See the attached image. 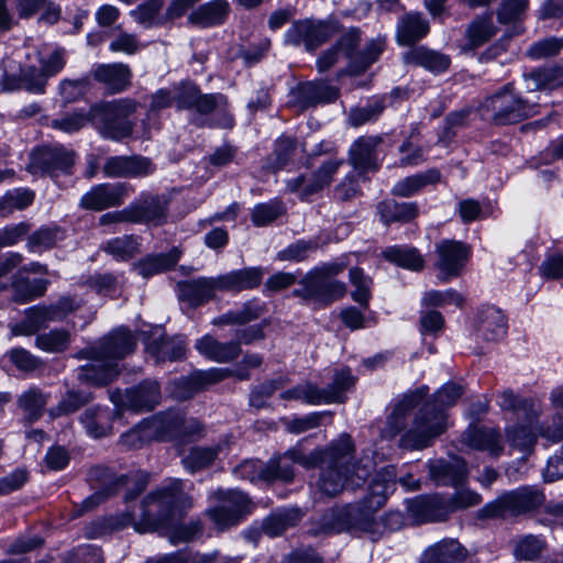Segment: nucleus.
Here are the masks:
<instances>
[{
    "mask_svg": "<svg viewBox=\"0 0 563 563\" xmlns=\"http://www.w3.org/2000/svg\"><path fill=\"white\" fill-rule=\"evenodd\" d=\"M497 402L501 410L514 412L518 420L528 419L531 422L539 417V408L536 402L529 398L518 397L511 389L503 390Z\"/></svg>",
    "mask_w": 563,
    "mask_h": 563,
    "instance_id": "obj_35",
    "label": "nucleus"
},
{
    "mask_svg": "<svg viewBox=\"0 0 563 563\" xmlns=\"http://www.w3.org/2000/svg\"><path fill=\"white\" fill-rule=\"evenodd\" d=\"M467 550L455 539H443L429 547L421 563H465Z\"/></svg>",
    "mask_w": 563,
    "mask_h": 563,
    "instance_id": "obj_27",
    "label": "nucleus"
},
{
    "mask_svg": "<svg viewBox=\"0 0 563 563\" xmlns=\"http://www.w3.org/2000/svg\"><path fill=\"white\" fill-rule=\"evenodd\" d=\"M439 179L440 173L437 169H429L398 181L394 186L393 192L397 196L409 197L418 192L424 186L435 184Z\"/></svg>",
    "mask_w": 563,
    "mask_h": 563,
    "instance_id": "obj_48",
    "label": "nucleus"
},
{
    "mask_svg": "<svg viewBox=\"0 0 563 563\" xmlns=\"http://www.w3.org/2000/svg\"><path fill=\"white\" fill-rule=\"evenodd\" d=\"M177 287L179 299L187 302L190 307H199L213 299L217 292L213 287V278L211 277H199L197 279L179 282Z\"/></svg>",
    "mask_w": 563,
    "mask_h": 563,
    "instance_id": "obj_28",
    "label": "nucleus"
},
{
    "mask_svg": "<svg viewBox=\"0 0 563 563\" xmlns=\"http://www.w3.org/2000/svg\"><path fill=\"white\" fill-rule=\"evenodd\" d=\"M317 249V242L299 240L279 251L276 258L280 262L289 261L298 263L307 260L309 254L316 252Z\"/></svg>",
    "mask_w": 563,
    "mask_h": 563,
    "instance_id": "obj_62",
    "label": "nucleus"
},
{
    "mask_svg": "<svg viewBox=\"0 0 563 563\" xmlns=\"http://www.w3.org/2000/svg\"><path fill=\"white\" fill-rule=\"evenodd\" d=\"M229 2L227 0H211L198 9L194 10L188 21L200 27H209L223 23L229 13Z\"/></svg>",
    "mask_w": 563,
    "mask_h": 563,
    "instance_id": "obj_34",
    "label": "nucleus"
},
{
    "mask_svg": "<svg viewBox=\"0 0 563 563\" xmlns=\"http://www.w3.org/2000/svg\"><path fill=\"white\" fill-rule=\"evenodd\" d=\"M396 488V470L394 466H385L371 481L366 507L368 510L380 508L387 497Z\"/></svg>",
    "mask_w": 563,
    "mask_h": 563,
    "instance_id": "obj_25",
    "label": "nucleus"
},
{
    "mask_svg": "<svg viewBox=\"0 0 563 563\" xmlns=\"http://www.w3.org/2000/svg\"><path fill=\"white\" fill-rule=\"evenodd\" d=\"M429 32V23L420 13L405 15L397 31V38L401 45H411L421 40Z\"/></svg>",
    "mask_w": 563,
    "mask_h": 563,
    "instance_id": "obj_40",
    "label": "nucleus"
},
{
    "mask_svg": "<svg viewBox=\"0 0 563 563\" xmlns=\"http://www.w3.org/2000/svg\"><path fill=\"white\" fill-rule=\"evenodd\" d=\"M331 22L305 19L294 22L284 35V42L295 47L314 51L336 33Z\"/></svg>",
    "mask_w": 563,
    "mask_h": 563,
    "instance_id": "obj_10",
    "label": "nucleus"
},
{
    "mask_svg": "<svg viewBox=\"0 0 563 563\" xmlns=\"http://www.w3.org/2000/svg\"><path fill=\"white\" fill-rule=\"evenodd\" d=\"M69 333L64 330H52L36 336L35 344L38 349L48 353H59L69 344Z\"/></svg>",
    "mask_w": 563,
    "mask_h": 563,
    "instance_id": "obj_59",
    "label": "nucleus"
},
{
    "mask_svg": "<svg viewBox=\"0 0 563 563\" xmlns=\"http://www.w3.org/2000/svg\"><path fill=\"white\" fill-rule=\"evenodd\" d=\"M152 441L157 440L147 419H144L142 422L137 423L135 427L123 433L120 438L121 444L129 450L141 449Z\"/></svg>",
    "mask_w": 563,
    "mask_h": 563,
    "instance_id": "obj_51",
    "label": "nucleus"
},
{
    "mask_svg": "<svg viewBox=\"0 0 563 563\" xmlns=\"http://www.w3.org/2000/svg\"><path fill=\"white\" fill-rule=\"evenodd\" d=\"M195 347L202 356L218 363L232 362L236 360L242 352L239 343L234 340L220 342L209 334L197 340Z\"/></svg>",
    "mask_w": 563,
    "mask_h": 563,
    "instance_id": "obj_26",
    "label": "nucleus"
},
{
    "mask_svg": "<svg viewBox=\"0 0 563 563\" xmlns=\"http://www.w3.org/2000/svg\"><path fill=\"white\" fill-rule=\"evenodd\" d=\"M19 86L18 89H25L31 93H43L45 91V86L47 82L46 76L43 73L33 67H26L22 69L20 67V73H18Z\"/></svg>",
    "mask_w": 563,
    "mask_h": 563,
    "instance_id": "obj_58",
    "label": "nucleus"
},
{
    "mask_svg": "<svg viewBox=\"0 0 563 563\" xmlns=\"http://www.w3.org/2000/svg\"><path fill=\"white\" fill-rule=\"evenodd\" d=\"M383 100L375 99L364 107H356L350 110L349 123L352 126H361L365 123L376 120L384 111Z\"/></svg>",
    "mask_w": 563,
    "mask_h": 563,
    "instance_id": "obj_57",
    "label": "nucleus"
},
{
    "mask_svg": "<svg viewBox=\"0 0 563 563\" xmlns=\"http://www.w3.org/2000/svg\"><path fill=\"white\" fill-rule=\"evenodd\" d=\"M435 254L434 266L439 271L438 278L446 282L461 274L470 257V247L459 241L442 240L435 245Z\"/></svg>",
    "mask_w": 563,
    "mask_h": 563,
    "instance_id": "obj_14",
    "label": "nucleus"
},
{
    "mask_svg": "<svg viewBox=\"0 0 563 563\" xmlns=\"http://www.w3.org/2000/svg\"><path fill=\"white\" fill-rule=\"evenodd\" d=\"M353 452L354 444L346 433L329 445L318 482L323 494L335 496L345 488L354 489L361 486L367 479L372 471L371 463H351Z\"/></svg>",
    "mask_w": 563,
    "mask_h": 563,
    "instance_id": "obj_3",
    "label": "nucleus"
},
{
    "mask_svg": "<svg viewBox=\"0 0 563 563\" xmlns=\"http://www.w3.org/2000/svg\"><path fill=\"white\" fill-rule=\"evenodd\" d=\"M18 73H20V62L10 56L0 60V92L16 90Z\"/></svg>",
    "mask_w": 563,
    "mask_h": 563,
    "instance_id": "obj_64",
    "label": "nucleus"
},
{
    "mask_svg": "<svg viewBox=\"0 0 563 563\" xmlns=\"http://www.w3.org/2000/svg\"><path fill=\"white\" fill-rule=\"evenodd\" d=\"M190 506L191 498L184 492L183 482L172 479L167 486L157 489L143 499L140 519L126 512L122 515L119 526H132L141 533L154 531Z\"/></svg>",
    "mask_w": 563,
    "mask_h": 563,
    "instance_id": "obj_4",
    "label": "nucleus"
},
{
    "mask_svg": "<svg viewBox=\"0 0 563 563\" xmlns=\"http://www.w3.org/2000/svg\"><path fill=\"white\" fill-rule=\"evenodd\" d=\"M135 109L131 99L102 102L90 108V119L102 137L121 141L132 133L133 124L129 118Z\"/></svg>",
    "mask_w": 563,
    "mask_h": 563,
    "instance_id": "obj_6",
    "label": "nucleus"
},
{
    "mask_svg": "<svg viewBox=\"0 0 563 563\" xmlns=\"http://www.w3.org/2000/svg\"><path fill=\"white\" fill-rule=\"evenodd\" d=\"M156 440H186L200 437L203 428L194 419H186L184 412L170 409L147 418Z\"/></svg>",
    "mask_w": 563,
    "mask_h": 563,
    "instance_id": "obj_8",
    "label": "nucleus"
},
{
    "mask_svg": "<svg viewBox=\"0 0 563 563\" xmlns=\"http://www.w3.org/2000/svg\"><path fill=\"white\" fill-rule=\"evenodd\" d=\"M544 500L543 494L534 487H521L500 495L479 510L483 519L518 516L538 508Z\"/></svg>",
    "mask_w": 563,
    "mask_h": 563,
    "instance_id": "obj_7",
    "label": "nucleus"
},
{
    "mask_svg": "<svg viewBox=\"0 0 563 563\" xmlns=\"http://www.w3.org/2000/svg\"><path fill=\"white\" fill-rule=\"evenodd\" d=\"M525 80L531 91L555 89L563 85V65L533 70L525 76Z\"/></svg>",
    "mask_w": 563,
    "mask_h": 563,
    "instance_id": "obj_43",
    "label": "nucleus"
},
{
    "mask_svg": "<svg viewBox=\"0 0 563 563\" xmlns=\"http://www.w3.org/2000/svg\"><path fill=\"white\" fill-rule=\"evenodd\" d=\"M342 164V159H329L322 164L310 178L297 176L288 179L286 181L287 188L291 192H296L301 200H309L312 195L330 184L333 175Z\"/></svg>",
    "mask_w": 563,
    "mask_h": 563,
    "instance_id": "obj_15",
    "label": "nucleus"
},
{
    "mask_svg": "<svg viewBox=\"0 0 563 563\" xmlns=\"http://www.w3.org/2000/svg\"><path fill=\"white\" fill-rule=\"evenodd\" d=\"M495 26L490 18H481L472 22L467 29L471 47H478L495 35Z\"/></svg>",
    "mask_w": 563,
    "mask_h": 563,
    "instance_id": "obj_61",
    "label": "nucleus"
},
{
    "mask_svg": "<svg viewBox=\"0 0 563 563\" xmlns=\"http://www.w3.org/2000/svg\"><path fill=\"white\" fill-rule=\"evenodd\" d=\"M225 442L212 446H192L183 457L181 463L186 471L196 473L213 464L219 454L223 451Z\"/></svg>",
    "mask_w": 563,
    "mask_h": 563,
    "instance_id": "obj_37",
    "label": "nucleus"
},
{
    "mask_svg": "<svg viewBox=\"0 0 563 563\" xmlns=\"http://www.w3.org/2000/svg\"><path fill=\"white\" fill-rule=\"evenodd\" d=\"M286 460L272 457L266 464L258 460H246L233 468V474L252 483L282 481L291 482V472Z\"/></svg>",
    "mask_w": 563,
    "mask_h": 563,
    "instance_id": "obj_13",
    "label": "nucleus"
},
{
    "mask_svg": "<svg viewBox=\"0 0 563 563\" xmlns=\"http://www.w3.org/2000/svg\"><path fill=\"white\" fill-rule=\"evenodd\" d=\"M126 195L124 185L101 184L92 187L80 199V206L85 209L103 210L120 206Z\"/></svg>",
    "mask_w": 563,
    "mask_h": 563,
    "instance_id": "obj_20",
    "label": "nucleus"
},
{
    "mask_svg": "<svg viewBox=\"0 0 563 563\" xmlns=\"http://www.w3.org/2000/svg\"><path fill=\"white\" fill-rule=\"evenodd\" d=\"M339 90L324 81H308L298 87L295 98L297 106L303 110L319 103L336 100Z\"/></svg>",
    "mask_w": 563,
    "mask_h": 563,
    "instance_id": "obj_23",
    "label": "nucleus"
},
{
    "mask_svg": "<svg viewBox=\"0 0 563 563\" xmlns=\"http://www.w3.org/2000/svg\"><path fill=\"white\" fill-rule=\"evenodd\" d=\"M404 523L402 515L399 511H390L376 520L372 516H365L360 522L358 528L367 533L372 540H377L384 531H395L401 528Z\"/></svg>",
    "mask_w": 563,
    "mask_h": 563,
    "instance_id": "obj_41",
    "label": "nucleus"
},
{
    "mask_svg": "<svg viewBox=\"0 0 563 563\" xmlns=\"http://www.w3.org/2000/svg\"><path fill=\"white\" fill-rule=\"evenodd\" d=\"M161 400L158 384L145 380L139 386L128 389L123 405L132 410H151Z\"/></svg>",
    "mask_w": 563,
    "mask_h": 563,
    "instance_id": "obj_30",
    "label": "nucleus"
},
{
    "mask_svg": "<svg viewBox=\"0 0 563 563\" xmlns=\"http://www.w3.org/2000/svg\"><path fill=\"white\" fill-rule=\"evenodd\" d=\"M325 455H327V449L325 450H314V451L310 452L309 454H305L298 449H291V450H288L284 455L276 456V457H277V460H286L288 462L287 464L290 468L291 481H292L294 476H295L294 467H292L294 463H297L305 468H311V467H316V466L321 467L322 463L324 462Z\"/></svg>",
    "mask_w": 563,
    "mask_h": 563,
    "instance_id": "obj_52",
    "label": "nucleus"
},
{
    "mask_svg": "<svg viewBox=\"0 0 563 563\" xmlns=\"http://www.w3.org/2000/svg\"><path fill=\"white\" fill-rule=\"evenodd\" d=\"M302 516V511L297 507L277 509L264 519L263 531L271 537L279 536L286 529L297 525Z\"/></svg>",
    "mask_w": 563,
    "mask_h": 563,
    "instance_id": "obj_38",
    "label": "nucleus"
},
{
    "mask_svg": "<svg viewBox=\"0 0 563 563\" xmlns=\"http://www.w3.org/2000/svg\"><path fill=\"white\" fill-rule=\"evenodd\" d=\"M429 473L438 485L456 486L464 483L468 471L466 462L459 456H454L449 461L437 460L431 462Z\"/></svg>",
    "mask_w": 563,
    "mask_h": 563,
    "instance_id": "obj_21",
    "label": "nucleus"
},
{
    "mask_svg": "<svg viewBox=\"0 0 563 563\" xmlns=\"http://www.w3.org/2000/svg\"><path fill=\"white\" fill-rule=\"evenodd\" d=\"M58 321V314L48 306L32 307L26 310L24 319L11 327L13 335H31L46 325L47 322Z\"/></svg>",
    "mask_w": 563,
    "mask_h": 563,
    "instance_id": "obj_31",
    "label": "nucleus"
},
{
    "mask_svg": "<svg viewBox=\"0 0 563 563\" xmlns=\"http://www.w3.org/2000/svg\"><path fill=\"white\" fill-rule=\"evenodd\" d=\"M265 312V307L258 300H250L241 308L228 311L212 320L213 325L245 324L257 320Z\"/></svg>",
    "mask_w": 563,
    "mask_h": 563,
    "instance_id": "obj_39",
    "label": "nucleus"
},
{
    "mask_svg": "<svg viewBox=\"0 0 563 563\" xmlns=\"http://www.w3.org/2000/svg\"><path fill=\"white\" fill-rule=\"evenodd\" d=\"M228 100L221 95H201L199 92L197 101L192 110L200 115H207L210 113L220 114V119L217 121V125L224 129H230L234 124L233 117L228 113Z\"/></svg>",
    "mask_w": 563,
    "mask_h": 563,
    "instance_id": "obj_33",
    "label": "nucleus"
},
{
    "mask_svg": "<svg viewBox=\"0 0 563 563\" xmlns=\"http://www.w3.org/2000/svg\"><path fill=\"white\" fill-rule=\"evenodd\" d=\"M93 77L111 92H120L130 85L131 71L122 63L98 65L93 69Z\"/></svg>",
    "mask_w": 563,
    "mask_h": 563,
    "instance_id": "obj_32",
    "label": "nucleus"
},
{
    "mask_svg": "<svg viewBox=\"0 0 563 563\" xmlns=\"http://www.w3.org/2000/svg\"><path fill=\"white\" fill-rule=\"evenodd\" d=\"M218 504L208 510L211 520L219 527L236 525L241 518L251 512V500L236 489H218L212 493Z\"/></svg>",
    "mask_w": 563,
    "mask_h": 563,
    "instance_id": "obj_9",
    "label": "nucleus"
},
{
    "mask_svg": "<svg viewBox=\"0 0 563 563\" xmlns=\"http://www.w3.org/2000/svg\"><path fill=\"white\" fill-rule=\"evenodd\" d=\"M360 42V32L356 29H350L341 35L336 44L324 52L317 60V67L320 73L329 70L340 57L350 60L349 66L353 62V49L357 47Z\"/></svg>",
    "mask_w": 563,
    "mask_h": 563,
    "instance_id": "obj_22",
    "label": "nucleus"
},
{
    "mask_svg": "<svg viewBox=\"0 0 563 563\" xmlns=\"http://www.w3.org/2000/svg\"><path fill=\"white\" fill-rule=\"evenodd\" d=\"M136 340L125 328L113 330L97 346L78 353L79 358L90 362L79 368L78 378L92 385H106L119 375L117 361L132 353Z\"/></svg>",
    "mask_w": 563,
    "mask_h": 563,
    "instance_id": "obj_2",
    "label": "nucleus"
},
{
    "mask_svg": "<svg viewBox=\"0 0 563 563\" xmlns=\"http://www.w3.org/2000/svg\"><path fill=\"white\" fill-rule=\"evenodd\" d=\"M380 143L379 136H361L351 145L349 162L360 174L378 170L376 148Z\"/></svg>",
    "mask_w": 563,
    "mask_h": 563,
    "instance_id": "obj_19",
    "label": "nucleus"
},
{
    "mask_svg": "<svg viewBox=\"0 0 563 563\" xmlns=\"http://www.w3.org/2000/svg\"><path fill=\"white\" fill-rule=\"evenodd\" d=\"M115 411L107 407L95 406L87 408L79 420L86 433L93 439L108 437L112 432Z\"/></svg>",
    "mask_w": 563,
    "mask_h": 563,
    "instance_id": "obj_24",
    "label": "nucleus"
},
{
    "mask_svg": "<svg viewBox=\"0 0 563 563\" xmlns=\"http://www.w3.org/2000/svg\"><path fill=\"white\" fill-rule=\"evenodd\" d=\"M49 282L43 278H36L33 280L14 279L12 286L14 289V299L19 302H27L37 297H41L46 291Z\"/></svg>",
    "mask_w": 563,
    "mask_h": 563,
    "instance_id": "obj_54",
    "label": "nucleus"
},
{
    "mask_svg": "<svg viewBox=\"0 0 563 563\" xmlns=\"http://www.w3.org/2000/svg\"><path fill=\"white\" fill-rule=\"evenodd\" d=\"M547 548L543 538L534 534H526L514 540V555L521 561H536Z\"/></svg>",
    "mask_w": 563,
    "mask_h": 563,
    "instance_id": "obj_49",
    "label": "nucleus"
},
{
    "mask_svg": "<svg viewBox=\"0 0 563 563\" xmlns=\"http://www.w3.org/2000/svg\"><path fill=\"white\" fill-rule=\"evenodd\" d=\"M300 285L301 287L294 291L295 296L322 305H329L345 294L343 283L325 278L313 269L300 280Z\"/></svg>",
    "mask_w": 563,
    "mask_h": 563,
    "instance_id": "obj_12",
    "label": "nucleus"
},
{
    "mask_svg": "<svg viewBox=\"0 0 563 563\" xmlns=\"http://www.w3.org/2000/svg\"><path fill=\"white\" fill-rule=\"evenodd\" d=\"M88 122H91L90 110L74 111L52 120L51 126L64 133L71 134L81 130Z\"/></svg>",
    "mask_w": 563,
    "mask_h": 563,
    "instance_id": "obj_60",
    "label": "nucleus"
},
{
    "mask_svg": "<svg viewBox=\"0 0 563 563\" xmlns=\"http://www.w3.org/2000/svg\"><path fill=\"white\" fill-rule=\"evenodd\" d=\"M408 509L420 522L442 521L452 512L448 498L440 495L419 496L409 501Z\"/></svg>",
    "mask_w": 563,
    "mask_h": 563,
    "instance_id": "obj_18",
    "label": "nucleus"
},
{
    "mask_svg": "<svg viewBox=\"0 0 563 563\" xmlns=\"http://www.w3.org/2000/svg\"><path fill=\"white\" fill-rule=\"evenodd\" d=\"M46 404L47 396L36 387L29 388L18 398V406L22 410L24 419L30 422L41 418Z\"/></svg>",
    "mask_w": 563,
    "mask_h": 563,
    "instance_id": "obj_45",
    "label": "nucleus"
},
{
    "mask_svg": "<svg viewBox=\"0 0 563 563\" xmlns=\"http://www.w3.org/2000/svg\"><path fill=\"white\" fill-rule=\"evenodd\" d=\"M101 250L115 261L125 262L140 253V243L133 235H123L107 241Z\"/></svg>",
    "mask_w": 563,
    "mask_h": 563,
    "instance_id": "obj_46",
    "label": "nucleus"
},
{
    "mask_svg": "<svg viewBox=\"0 0 563 563\" xmlns=\"http://www.w3.org/2000/svg\"><path fill=\"white\" fill-rule=\"evenodd\" d=\"M479 111L483 118L496 124L517 123L536 113L534 103L523 99L511 84L487 97Z\"/></svg>",
    "mask_w": 563,
    "mask_h": 563,
    "instance_id": "obj_5",
    "label": "nucleus"
},
{
    "mask_svg": "<svg viewBox=\"0 0 563 563\" xmlns=\"http://www.w3.org/2000/svg\"><path fill=\"white\" fill-rule=\"evenodd\" d=\"M462 394L463 389L460 385H444L435 393L432 400L427 401L418 409L407 429V418L412 409L420 405L423 391L419 389L405 395L388 416L382 435L391 439L405 430L399 440V445L402 449L422 450L432 445L433 441L446 429L445 408L454 405Z\"/></svg>",
    "mask_w": 563,
    "mask_h": 563,
    "instance_id": "obj_1",
    "label": "nucleus"
},
{
    "mask_svg": "<svg viewBox=\"0 0 563 563\" xmlns=\"http://www.w3.org/2000/svg\"><path fill=\"white\" fill-rule=\"evenodd\" d=\"M384 51V43L379 40L371 41L363 52L353 49V62L349 66V70L353 74L365 71L373 63L377 60Z\"/></svg>",
    "mask_w": 563,
    "mask_h": 563,
    "instance_id": "obj_53",
    "label": "nucleus"
},
{
    "mask_svg": "<svg viewBox=\"0 0 563 563\" xmlns=\"http://www.w3.org/2000/svg\"><path fill=\"white\" fill-rule=\"evenodd\" d=\"M350 282L354 287L352 298L363 307H367L371 299L372 278L364 274L363 269L354 267L350 269Z\"/></svg>",
    "mask_w": 563,
    "mask_h": 563,
    "instance_id": "obj_56",
    "label": "nucleus"
},
{
    "mask_svg": "<svg viewBox=\"0 0 563 563\" xmlns=\"http://www.w3.org/2000/svg\"><path fill=\"white\" fill-rule=\"evenodd\" d=\"M91 398V395L88 393L69 390L63 396L57 406L49 409V416L57 418L73 413L88 404Z\"/></svg>",
    "mask_w": 563,
    "mask_h": 563,
    "instance_id": "obj_55",
    "label": "nucleus"
},
{
    "mask_svg": "<svg viewBox=\"0 0 563 563\" xmlns=\"http://www.w3.org/2000/svg\"><path fill=\"white\" fill-rule=\"evenodd\" d=\"M34 200L33 191L26 188H15L5 192L0 200L1 211L21 210L27 208Z\"/></svg>",
    "mask_w": 563,
    "mask_h": 563,
    "instance_id": "obj_63",
    "label": "nucleus"
},
{
    "mask_svg": "<svg viewBox=\"0 0 563 563\" xmlns=\"http://www.w3.org/2000/svg\"><path fill=\"white\" fill-rule=\"evenodd\" d=\"M386 261L406 269L421 271L424 266V258L420 252L411 246H390L383 251Z\"/></svg>",
    "mask_w": 563,
    "mask_h": 563,
    "instance_id": "obj_42",
    "label": "nucleus"
},
{
    "mask_svg": "<svg viewBox=\"0 0 563 563\" xmlns=\"http://www.w3.org/2000/svg\"><path fill=\"white\" fill-rule=\"evenodd\" d=\"M525 424H517L512 428H507V438L510 444L517 448L519 451H529L536 443L538 434H542L543 431L536 427L538 418L533 421L523 419Z\"/></svg>",
    "mask_w": 563,
    "mask_h": 563,
    "instance_id": "obj_44",
    "label": "nucleus"
},
{
    "mask_svg": "<svg viewBox=\"0 0 563 563\" xmlns=\"http://www.w3.org/2000/svg\"><path fill=\"white\" fill-rule=\"evenodd\" d=\"M507 328L503 311L489 306L478 311L474 322V335L478 341L496 342L506 335Z\"/></svg>",
    "mask_w": 563,
    "mask_h": 563,
    "instance_id": "obj_16",
    "label": "nucleus"
},
{
    "mask_svg": "<svg viewBox=\"0 0 563 563\" xmlns=\"http://www.w3.org/2000/svg\"><path fill=\"white\" fill-rule=\"evenodd\" d=\"M411 60L416 65L434 74L445 71L451 64V59L448 55L423 46L411 52Z\"/></svg>",
    "mask_w": 563,
    "mask_h": 563,
    "instance_id": "obj_47",
    "label": "nucleus"
},
{
    "mask_svg": "<svg viewBox=\"0 0 563 563\" xmlns=\"http://www.w3.org/2000/svg\"><path fill=\"white\" fill-rule=\"evenodd\" d=\"M146 352L156 363L178 361L185 356V341L180 336L167 338L161 327L153 329L147 339Z\"/></svg>",
    "mask_w": 563,
    "mask_h": 563,
    "instance_id": "obj_17",
    "label": "nucleus"
},
{
    "mask_svg": "<svg viewBox=\"0 0 563 563\" xmlns=\"http://www.w3.org/2000/svg\"><path fill=\"white\" fill-rule=\"evenodd\" d=\"M464 442L470 448L485 451L494 457H498L504 450L498 430L486 427L467 429L464 433Z\"/></svg>",
    "mask_w": 563,
    "mask_h": 563,
    "instance_id": "obj_29",
    "label": "nucleus"
},
{
    "mask_svg": "<svg viewBox=\"0 0 563 563\" xmlns=\"http://www.w3.org/2000/svg\"><path fill=\"white\" fill-rule=\"evenodd\" d=\"M117 222L141 223L147 227H159L165 222V213H104L100 219L101 225Z\"/></svg>",
    "mask_w": 563,
    "mask_h": 563,
    "instance_id": "obj_50",
    "label": "nucleus"
},
{
    "mask_svg": "<svg viewBox=\"0 0 563 563\" xmlns=\"http://www.w3.org/2000/svg\"><path fill=\"white\" fill-rule=\"evenodd\" d=\"M75 159V152L62 146L42 147L32 153L27 170L35 176L57 177L70 174Z\"/></svg>",
    "mask_w": 563,
    "mask_h": 563,
    "instance_id": "obj_11",
    "label": "nucleus"
},
{
    "mask_svg": "<svg viewBox=\"0 0 563 563\" xmlns=\"http://www.w3.org/2000/svg\"><path fill=\"white\" fill-rule=\"evenodd\" d=\"M180 251L173 249L168 253L148 255L133 265V269L144 278L163 273L176 265Z\"/></svg>",
    "mask_w": 563,
    "mask_h": 563,
    "instance_id": "obj_36",
    "label": "nucleus"
}]
</instances>
